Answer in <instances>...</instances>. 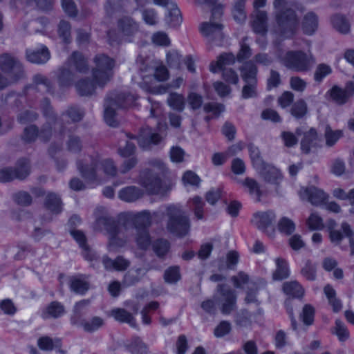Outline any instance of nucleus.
Segmentation results:
<instances>
[{
	"instance_id": "nucleus-13",
	"label": "nucleus",
	"mask_w": 354,
	"mask_h": 354,
	"mask_svg": "<svg viewBox=\"0 0 354 354\" xmlns=\"http://www.w3.org/2000/svg\"><path fill=\"white\" fill-rule=\"evenodd\" d=\"M326 95L336 104L343 105L354 95V83L347 82L344 88L335 85L326 92Z\"/></svg>"
},
{
	"instance_id": "nucleus-52",
	"label": "nucleus",
	"mask_w": 354,
	"mask_h": 354,
	"mask_svg": "<svg viewBox=\"0 0 354 354\" xmlns=\"http://www.w3.org/2000/svg\"><path fill=\"white\" fill-rule=\"evenodd\" d=\"M246 0H237L232 10L233 17L238 23H243L246 19L245 4Z\"/></svg>"
},
{
	"instance_id": "nucleus-24",
	"label": "nucleus",
	"mask_w": 354,
	"mask_h": 354,
	"mask_svg": "<svg viewBox=\"0 0 354 354\" xmlns=\"http://www.w3.org/2000/svg\"><path fill=\"white\" fill-rule=\"evenodd\" d=\"M67 66H74L75 70L81 73H85L88 71V62L83 55L78 52L74 51L67 59L66 62Z\"/></svg>"
},
{
	"instance_id": "nucleus-47",
	"label": "nucleus",
	"mask_w": 354,
	"mask_h": 354,
	"mask_svg": "<svg viewBox=\"0 0 354 354\" xmlns=\"http://www.w3.org/2000/svg\"><path fill=\"white\" fill-rule=\"evenodd\" d=\"M248 149L253 166L257 169H260L263 168L265 164L261 156V153L259 148L254 145L250 143L248 145Z\"/></svg>"
},
{
	"instance_id": "nucleus-5",
	"label": "nucleus",
	"mask_w": 354,
	"mask_h": 354,
	"mask_svg": "<svg viewBox=\"0 0 354 354\" xmlns=\"http://www.w3.org/2000/svg\"><path fill=\"white\" fill-rule=\"evenodd\" d=\"M281 62L288 69L295 72L307 73L313 69L316 61L310 53L289 50L282 57Z\"/></svg>"
},
{
	"instance_id": "nucleus-37",
	"label": "nucleus",
	"mask_w": 354,
	"mask_h": 354,
	"mask_svg": "<svg viewBox=\"0 0 354 354\" xmlns=\"http://www.w3.org/2000/svg\"><path fill=\"white\" fill-rule=\"evenodd\" d=\"M333 27L342 34H347L350 31V24L346 18L340 14H335L330 19Z\"/></svg>"
},
{
	"instance_id": "nucleus-60",
	"label": "nucleus",
	"mask_w": 354,
	"mask_h": 354,
	"mask_svg": "<svg viewBox=\"0 0 354 354\" xmlns=\"http://www.w3.org/2000/svg\"><path fill=\"white\" fill-rule=\"evenodd\" d=\"M280 138L285 147L291 148L295 147L298 143L297 135L291 131H283L280 134Z\"/></svg>"
},
{
	"instance_id": "nucleus-57",
	"label": "nucleus",
	"mask_w": 354,
	"mask_h": 354,
	"mask_svg": "<svg viewBox=\"0 0 354 354\" xmlns=\"http://www.w3.org/2000/svg\"><path fill=\"white\" fill-rule=\"evenodd\" d=\"M167 102L169 105L174 109L182 111L185 107V101L183 95L172 93L169 95Z\"/></svg>"
},
{
	"instance_id": "nucleus-18",
	"label": "nucleus",
	"mask_w": 354,
	"mask_h": 354,
	"mask_svg": "<svg viewBox=\"0 0 354 354\" xmlns=\"http://www.w3.org/2000/svg\"><path fill=\"white\" fill-rule=\"evenodd\" d=\"M275 218L276 215L274 212L271 210L258 212L254 214L251 222L258 229L265 230L272 225Z\"/></svg>"
},
{
	"instance_id": "nucleus-50",
	"label": "nucleus",
	"mask_w": 354,
	"mask_h": 354,
	"mask_svg": "<svg viewBox=\"0 0 354 354\" xmlns=\"http://www.w3.org/2000/svg\"><path fill=\"white\" fill-rule=\"evenodd\" d=\"M66 149L73 153H80L82 148L83 144L81 138L76 135H69L66 142Z\"/></svg>"
},
{
	"instance_id": "nucleus-58",
	"label": "nucleus",
	"mask_w": 354,
	"mask_h": 354,
	"mask_svg": "<svg viewBox=\"0 0 354 354\" xmlns=\"http://www.w3.org/2000/svg\"><path fill=\"white\" fill-rule=\"evenodd\" d=\"M307 104L306 102L301 99L295 102L291 108V113L296 118H303L307 113Z\"/></svg>"
},
{
	"instance_id": "nucleus-44",
	"label": "nucleus",
	"mask_w": 354,
	"mask_h": 354,
	"mask_svg": "<svg viewBox=\"0 0 354 354\" xmlns=\"http://www.w3.org/2000/svg\"><path fill=\"white\" fill-rule=\"evenodd\" d=\"M277 268L273 274V279L282 280L289 276V269L287 262L281 258L276 259Z\"/></svg>"
},
{
	"instance_id": "nucleus-34",
	"label": "nucleus",
	"mask_w": 354,
	"mask_h": 354,
	"mask_svg": "<svg viewBox=\"0 0 354 354\" xmlns=\"http://www.w3.org/2000/svg\"><path fill=\"white\" fill-rule=\"evenodd\" d=\"M95 85H97L89 79L85 78L79 80L75 84V88L79 95L82 96H89L94 93Z\"/></svg>"
},
{
	"instance_id": "nucleus-46",
	"label": "nucleus",
	"mask_w": 354,
	"mask_h": 354,
	"mask_svg": "<svg viewBox=\"0 0 354 354\" xmlns=\"http://www.w3.org/2000/svg\"><path fill=\"white\" fill-rule=\"evenodd\" d=\"M61 341L59 338L52 339L48 336L39 337L37 340L38 347L43 351H52L54 348L60 346Z\"/></svg>"
},
{
	"instance_id": "nucleus-53",
	"label": "nucleus",
	"mask_w": 354,
	"mask_h": 354,
	"mask_svg": "<svg viewBox=\"0 0 354 354\" xmlns=\"http://www.w3.org/2000/svg\"><path fill=\"white\" fill-rule=\"evenodd\" d=\"M167 21L172 26H178L182 21L180 10L176 5L171 3V7L169 8V14L166 17Z\"/></svg>"
},
{
	"instance_id": "nucleus-12",
	"label": "nucleus",
	"mask_w": 354,
	"mask_h": 354,
	"mask_svg": "<svg viewBox=\"0 0 354 354\" xmlns=\"http://www.w3.org/2000/svg\"><path fill=\"white\" fill-rule=\"evenodd\" d=\"M41 109L44 115L47 119V122L41 127L38 136L43 141L47 142L50 140L52 136V127L50 122H55L57 120V116L50 106V100L47 98H44L41 101Z\"/></svg>"
},
{
	"instance_id": "nucleus-43",
	"label": "nucleus",
	"mask_w": 354,
	"mask_h": 354,
	"mask_svg": "<svg viewBox=\"0 0 354 354\" xmlns=\"http://www.w3.org/2000/svg\"><path fill=\"white\" fill-rule=\"evenodd\" d=\"M136 237V242L138 247L142 250H147L151 245V238L148 230L132 232Z\"/></svg>"
},
{
	"instance_id": "nucleus-8",
	"label": "nucleus",
	"mask_w": 354,
	"mask_h": 354,
	"mask_svg": "<svg viewBox=\"0 0 354 354\" xmlns=\"http://www.w3.org/2000/svg\"><path fill=\"white\" fill-rule=\"evenodd\" d=\"M30 173V163L27 158L19 159L13 167H5L0 169V182L7 183L15 179L24 180Z\"/></svg>"
},
{
	"instance_id": "nucleus-16",
	"label": "nucleus",
	"mask_w": 354,
	"mask_h": 354,
	"mask_svg": "<svg viewBox=\"0 0 354 354\" xmlns=\"http://www.w3.org/2000/svg\"><path fill=\"white\" fill-rule=\"evenodd\" d=\"M26 57L31 63L44 64L50 59V53L46 46L41 44L36 48L26 49Z\"/></svg>"
},
{
	"instance_id": "nucleus-11",
	"label": "nucleus",
	"mask_w": 354,
	"mask_h": 354,
	"mask_svg": "<svg viewBox=\"0 0 354 354\" xmlns=\"http://www.w3.org/2000/svg\"><path fill=\"white\" fill-rule=\"evenodd\" d=\"M0 68L12 81H17L24 75L21 63L17 57L8 53L0 56Z\"/></svg>"
},
{
	"instance_id": "nucleus-3",
	"label": "nucleus",
	"mask_w": 354,
	"mask_h": 354,
	"mask_svg": "<svg viewBox=\"0 0 354 354\" xmlns=\"http://www.w3.org/2000/svg\"><path fill=\"white\" fill-rule=\"evenodd\" d=\"M136 97L129 93H111L105 100L104 120L107 124L116 127L118 122L115 119V111L118 109H127L135 102Z\"/></svg>"
},
{
	"instance_id": "nucleus-4",
	"label": "nucleus",
	"mask_w": 354,
	"mask_h": 354,
	"mask_svg": "<svg viewBox=\"0 0 354 354\" xmlns=\"http://www.w3.org/2000/svg\"><path fill=\"white\" fill-rule=\"evenodd\" d=\"M93 228L96 231H105L109 235L108 248L109 250L121 248L127 242V239L118 236L120 232V225L111 216H103L97 218Z\"/></svg>"
},
{
	"instance_id": "nucleus-15",
	"label": "nucleus",
	"mask_w": 354,
	"mask_h": 354,
	"mask_svg": "<svg viewBox=\"0 0 354 354\" xmlns=\"http://www.w3.org/2000/svg\"><path fill=\"white\" fill-rule=\"evenodd\" d=\"M299 194L302 199H306L313 205H322L328 198L323 190L314 186L301 189Z\"/></svg>"
},
{
	"instance_id": "nucleus-32",
	"label": "nucleus",
	"mask_w": 354,
	"mask_h": 354,
	"mask_svg": "<svg viewBox=\"0 0 354 354\" xmlns=\"http://www.w3.org/2000/svg\"><path fill=\"white\" fill-rule=\"evenodd\" d=\"M253 30L258 34L265 35L267 29V15L265 12L257 10L255 12V17L252 21Z\"/></svg>"
},
{
	"instance_id": "nucleus-56",
	"label": "nucleus",
	"mask_w": 354,
	"mask_h": 354,
	"mask_svg": "<svg viewBox=\"0 0 354 354\" xmlns=\"http://www.w3.org/2000/svg\"><path fill=\"white\" fill-rule=\"evenodd\" d=\"M189 203H192L190 208L193 210L195 216L197 219L201 220L203 218V207L204 202L202 198L199 196H194L191 199Z\"/></svg>"
},
{
	"instance_id": "nucleus-42",
	"label": "nucleus",
	"mask_w": 354,
	"mask_h": 354,
	"mask_svg": "<svg viewBox=\"0 0 354 354\" xmlns=\"http://www.w3.org/2000/svg\"><path fill=\"white\" fill-rule=\"evenodd\" d=\"M242 185L252 197L257 201H260L261 191L259 183L254 179L248 177L242 182Z\"/></svg>"
},
{
	"instance_id": "nucleus-36",
	"label": "nucleus",
	"mask_w": 354,
	"mask_h": 354,
	"mask_svg": "<svg viewBox=\"0 0 354 354\" xmlns=\"http://www.w3.org/2000/svg\"><path fill=\"white\" fill-rule=\"evenodd\" d=\"M318 26V18L314 12L307 13L303 20L302 28L305 34L312 35L317 30Z\"/></svg>"
},
{
	"instance_id": "nucleus-30",
	"label": "nucleus",
	"mask_w": 354,
	"mask_h": 354,
	"mask_svg": "<svg viewBox=\"0 0 354 354\" xmlns=\"http://www.w3.org/2000/svg\"><path fill=\"white\" fill-rule=\"evenodd\" d=\"M90 304V301L88 299H82L78 302H77L73 310V315L71 317V322L73 325L77 326L81 322V321H84V319H82V316L84 315L86 308Z\"/></svg>"
},
{
	"instance_id": "nucleus-62",
	"label": "nucleus",
	"mask_w": 354,
	"mask_h": 354,
	"mask_svg": "<svg viewBox=\"0 0 354 354\" xmlns=\"http://www.w3.org/2000/svg\"><path fill=\"white\" fill-rule=\"evenodd\" d=\"M278 227L281 232L288 235L295 230V224L291 219L283 217L279 221Z\"/></svg>"
},
{
	"instance_id": "nucleus-17",
	"label": "nucleus",
	"mask_w": 354,
	"mask_h": 354,
	"mask_svg": "<svg viewBox=\"0 0 354 354\" xmlns=\"http://www.w3.org/2000/svg\"><path fill=\"white\" fill-rule=\"evenodd\" d=\"M139 146L143 149H148L151 147V145L158 144L162 138L155 132H153L151 128L142 129L140 135L137 138Z\"/></svg>"
},
{
	"instance_id": "nucleus-51",
	"label": "nucleus",
	"mask_w": 354,
	"mask_h": 354,
	"mask_svg": "<svg viewBox=\"0 0 354 354\" xmlns=\"http://www.w3.org/2000/svg\"><path fill=\"white\" fill-rule=\"evenodd\" d=\"M343 136V132L341 130L333 131L329 126L325 128L324 137L327 147H333L337 140Z\"/></svg>"
},
{
	"instance_id": "nucleus-27",
	"label": "nucleus",
	"mask_w": 354,
	"mask_h": 354,
	"mask_svg": "<svg viewBox=\"0 0 354 354\" xmlns=\"http://www.w3.org/2000/svg\"><path fill=\"white\" fill-rule=\"evenodd\" d=\"M261 169H263L262 176L266 182L276 185L281 182L282 174L275 167L264 165Z\"/></svg>"
},
{
	"instance_id": "nucleus-14",
	"label": "nucleus",
	"mask_w": 354,
	"mask_h": 354,
	"mask_svg": "<svg viewBox=\"0 0 354 354\" xmlns=\"http://www.w3.org/2000/svg\"><path fill=\"white\" fill-rule=\"evenodd\" d=\"M222 24L217 22H204L201 24L200 30L207 37L209 42L214 43L217 46L221 45L223 38Z\"/></svg>"
},
{
	"instance_id": "nucleus-28",
	"label": "nucleus",
	"mask_w": 354,
	"mask_h": 354,
	"mask_svg": "<svg viewBox=\"0 0 354 354\" xmlns=\"http://www.w3.org/2000/svg\"><path fill=\"white\" fill-rule=\"evenodd\" d=\"M235 56L232 53H223L218 57L216 62H212L210 66V71L216 73L218 70L227 69V66L234 64Z\"/></svg>"
},
{
	"instance_id": "nucleus-29",
	"label": "nucleus",
	"mask_w": 354,
	"mask_h": 354,
	"mask_svg": "<svg viewBox=\"0 0 354 354\" xmlns=\"http://www.w3.org/2000/svg\"><path fill=\"white\" fill-rule=\"evenodd\" d=\"M110 314L118 322L127 323L133 328L137 327L136 322L133 315L124 308H114L111 311Z\"/></svg>"
},
{
	"instance_id": "nucleus-35",
	"label": "nucleus",
	"mask_w": 354,
	"mask_h": 354,
	"mask_svg": "<svg viewBox=\"0 0 354 354\" xmlns=\"http://www.w3.org/2000/svg\"><path fill=\"white\" fill-rule=\"evenodd\" d=\"M64 307L61 303L52 301L44 310L42 317L44 319L58 318L64 315Z\"/></svg>"
},
{
	"instance_id": "nucleus-38",
	"label": "nucleus",
	"mask_w": 354,
	"mask_h": 354,
	"mask_svg": "<svg viewBox=\"0 0 354 354\" xmlns=\"http://www.w3.org/2000/svg\"><path fill=\"white\" fill-rule=\"evenodd\" d=\"M283 290L285 294L296 298L301 297L304 293V288L297 281L285 282Z\"/></svg>"
},
{
	"instance_id": "nucleus-55",
	"label": "nucleus",
	"mask_w": 354,
	"mask_h": 354,
	"mask_svg": "<svg viewBox=\"0 0 354 354\" xmlns=\"http://www.w3.org/2000/svg\"><path fill=\"white\" fill-rule=\"evenodd\" d=\"M333 333L335 334L339 340L341 342H344L349 337V332L343 322L339 319H337L335 321V326L333 329Z\"/></svg>"
},
{
	"instance_id": "nucleus-59",
	"label": "nucleus",
	"mask_w": 354,
	"mask_h": 354,
	"mask_svg": "<svg viewBox=\"0 0 354 354\" xmlns=\"http://www.w3.org/2000/svg\"><path fill=\"white\" fill-rule=\"evenodd\" d=\"M306 225L310 230H320L324 227L322 218L315 212L311 213L306 221Z\"/></svg>"
},
{
	"instance_id": "nucleus-48",
	"label": "nucleus",
	"mask_w": 354,
	"mask_h": 354,
	"mask_svg": "<svg viewBox=\"0 0 354 354\" xmlns=\"http://www.w3.org/2000/svg\"><path fill=\"white\" fill-rule=\"evenodd\" d=\"M25 100L26 96L24 93H18L10 92L7 94L4 98V101L7 104L16 108L21 107Z\"/></svg>"
},
{
	"instance_id": "nucleus-6",
	"label": "nucleus",
	"mask_w": 354,
	"mask_h": 354,
	"mask_svg": "<svg viewBox=\"0 0 354 354\" xmlns=\"http://www.w3.org/2000/svg\"><path fill=\"white\" fill-rule=\"evenodd\" d=\"M286 0H274V6L275 8L279 10V12L277 15L279 34L284 38H290L295 32L298 24V19L293 10H281L286 3Z\"/></svg>"
},
{
	"instance_id": "nucleus-1",
	"label": "nucleus",
	"mask_w": 354,
	"mask_h": 354,
	"mask_svg": "<svg viewBox=\"0 0 354 354\" xmlns=\"http://www.w3.org/2000/svg\"><path fill=\"white\" fill-rule=\"evenodd\" d=\"M79 171L84 178L88 181H94L97 178V172L102 167L104 172L110 176H115L117 167L112 160L106 159L100 161L99 156H89L84 160H79L77 162Z\"/></svg>"
},
{
	"instance_id": "nucleus-54",
	"label": "nucleus",
	"mask_w": 354,
	"mask_h": 354,
	"mask_svg": "<svg viewBox=\"0 0 354 354\" xmlns=\"http://www.w3.org/2000/svg\"><path fill=\"white\" fill-rule=\"evenodd\" d=\"M38 117L39 115L36 111L26 109L17 114V120L20 124H25L37 120Z\"/></svg>"
},
{
	"instance_id": "nucleus-49",
	"label": "nucleus",
	"mask_w": 354,
	"mask_h": 354,
	"mask_svg": "<svg viewBox=\"0 0 354 354\" xmlns=\"http://www.w3.org/2000/svg\"><path fill=\"white\" fill-rule=\"evenodd\" d=\"M336 222L334 220H330L327 223V228L329 233V238L333 243L339 245L344 238V232L335 228Z\"/></svg>"
},
{
	"instance_id": "nucleus-33",
	"label": "nucleus",
	"mask_w": 354,
	"mask_h": 354,
	"mask_svg": "<svg viewBox=\"0 0 354 354\" xmlns=\"http://www.w3.org/2000/svg\"><path fill=\"white\" fill-rule=\"evenodd\" d=\"M46 208L54 214H59L62 210V203L60 197L55 193H48L45 198Z\"/></svg>"
},
{
	"instance_id": "nucleus-40",
	"label": "nucleus",
	"mask_w": 354,
	"mask_h": 354,
	"mask_svg": "<svg viewBox=\"0 0 354 354\" xmlns=\"http://www.w3.org/2000/svg\"><path fill=\"white\" fill-rule=\"evenodd\" d=\"M104 325L103 319L100 317H93L91 320L81 321L77 326H81L88 333H93Z\"/></svg>"
},
{
	"instance_id": "nucleus-20",
	"label": "nucleus",
	"mask_w": 354,
	"mask_h": 354,
	"mask_svg": "<svg viewBox=\"0 0 354 354\" xmlns=\"http://www.w3.org/2000/svg\"><path fill=\"white\" fill-rule=\"evenodd\" d=\"M142 185L151 194H160L163 193L162 180L157 175L148 174L142 177Z\"/></svg>"
},
{
	"instance_id": "nucleus-22",
	"label": "nucleus",
	"mask_w": 354,
	"mask_h": 354,
	"mask_svg": "<svg viewBox=\"0 0 354 354\" xmlns=\"http://www.w3.org/2000/svg\"><path fill=\"white\" fill-rule=\"evenodd\" d=\"M129 221L132 223V232L140 231L141 230H148L151 222L150 214L147 211L142 212L129 217L128 221Z\"/></svg>"
},
{
	"instance_id": "nucleus-39",
	"label": "nucleus",
	"mask_w": 354,
	"mask_h": 354,
	"mask_svg": "<svg viewBox=\"0 0 354 354\" xmlns=\"http://www.w3.org/2000/svg\"><path fill=\"white\" fill-rule=\"evenodd\" d=\"M125 346L131 354H147V346L138 337H133Z\"/></svg>"
},
{
	"instance_id": "nucleus-10",
	"label": "nucleus",
	"mask_w": 354,
	"mask_h": 354,
	"mask_svg": "<svg viewBox=\"0 0 354 354\" xmlns=\"http://www.w3.org/2000/svg\"><path fill=\"white\" fill-rule=\"evenodd\" d=\"M214 298L221 304V313L229 315L236 308V295L234 290L226 284H218Z\"/></svg>"
},
{
	"instance_id": "nucleus-63",
	"label": "nucleus",
	"mask_w": 354,
	"mask_h": 354,
	"mask_svg": "<svg viewBox=\"0 0 354 354\" xmlns=\"http://www.w3.org/2000/svg\"><path fill=\"white\" fill-rule=\"evenodd\" d=\"M164 279L167 283H176L180 279L179 267L171 266L167 269L164 274Z\"/></svg>"
},
{
	"instance_id": "nucleus-41",
	"label": "nucleus",
	"mask_w": 354,
	"mask_h": 354,
	"mask_svg": "<svg viewBox=\"0 0 354 354\" xmlns=\"http://www.w3.org/2000/svg\"><path fill=\"white\" fill-rule=\"evenodd\" d=\"M35 89L44 93H53V88L50 80L45 76L37 74L33 77Z\"/></svg>"
},
{
	"instance_id": "nucleus-21",
	"label": "nucleus",
	"mask_w": 354,
	"mask_h": 354,
	"mask_svg": "<svg viewBox=\"0 0 354 354\" xmlns=\"http://www.w3.org/2000/svg\"><path fill=\"white\" fill-rule=\"evenodd\" d=\"M118 28L127 37L134 36L139 30L138 23L129 16H124L118 20Z\"/></svg>"
},
{
	"instance_id": "nucleus-7",
	"label": "nucleus",
	"mask_w": 354,
	"mask_h": 354,
	"mask_svg": "<svg viewBox=\"0 0 354 354\" xmlns=\"http://www.w3.org/2000/svg\"><path fill=\"white\" fill-rule=\"evenodd\" d=\"M95 67L93 69V80L100 87H104L113 76L115 60L104 54L97 55L94 58Z\"/></svg>"
},
{
	"instance_id": "nucleus-31",
	"label": "nucleus",
	"mask_w": 354,
	"mask_h": 354,
	"mask_svg": "<svg viewBox=\"0 0 354 354\" xmlns=\"http://www.w3.org/2000/svg\"><path fill=\"white\" fill-rule=\"evenodd\" d=\"M66 64L60 67L56 72V77L61 87H67L72 84L74 74Z\"/></svg>"
},
{
	"instance_id": "nucleus-64",
	"label": "nucleus",
	"mask_w": 354,
	"mask_h": 354,
	"mask_svg": "<svg viewBox=\"0 0 354 354\" xmlns=\"http://www.w3.org/2000/svg\"><path fill=\"white\" fill-rule=\"evenodd\" d=\"M332 69L330 66L326 64H319L314 73V80L315 82H321L324 77L330 74Z\"/></svg>"
},
{
	"instance_id": "nucleus-2",
	"label": "nucleus",
	"mask_w": 354,
	"mask_h": 354,
	"mask_svg": "<svg viewBox=\"0 0 354 354\" xmlns=\"http://www.w3.org/2000/svg\"><path fill=\"white\" fill-rule=\"evenodd\" d=\"M168 232L175 236H186L190 230V220L186 212L179 205H171L166 209Z\"/></svg>"
},
{
	"instance_id": "nucleus-45",
	"label": "nucleus",
	"mask_w": 354,
	"mask_h": 354,
	"mask_svg": "<svg viewBox=\"0 0 354 354\" xmlns=\"http://www.w3.org/2000/svg\"><path fill=\"white\" fill-rule=\"evenodd\" d=\"M169 248V242L164 239H158L152 243L153 251L159 258H163L168 253Z\"/></svg>"
},
{
	"instance_id": "nucleus-26",
	"label": "nucleus",
	"mask_w": 354,
	"mask_h": 354,
	"mask_svg": "<svg viewBox=\"0 0 354 354\" xmlns=\"http://www.w3.org/2000/svg\"><path fill=\"white\" fill-rule=\"evenodd\" d=\"M142 195V190L136 186L126 187L120 189L118 193L119 198L127 203L134 202L140 198Z\"/></svg>"
},
{
	"instance_id": "nucleus-23",
	"label": "nucleus",
	"mask_w": 354,
	"mask_h": 354,
	"mask_svg": "<svg viewBox=\"0 0 354 354\" xmlns=\"http://www.w3.org/2000/svg\"><path fill=\"white\" fill-rule=\"evenodd\" d=\"M102 262L106 270L124 271L130 266V261L122 256H118L114 260L104 256Z\"/></svg>"
},
{
	"instance_id": "nucleus-19",
	"label": "nucleus",
	"mask_w": 354,
	"mask_h": 354,
	"mask_svg": "<svg viewBox=\"0 0 354 354\" xmlns=\"http://www.w3.org/2000/svg\"><path fill=\"white\" fill-rule=\"evenodd\" d=\"M320 142L315 129L310 128L304 133V137L301 141V149L304 153H309L313 149L319 146Z\"/></svg>"
},
{
	"instance_id": "nucleus-61",
	"label": "nucleus",
	"mask_w": 354,
	"mask_h": 354,
	"mask_svg": "<svg viewBox=\"0 0 354 354\" xmlns=\"http://www.w3.org/2000/svg\"><path fill=\"white\" fill-rule=\"evenodd\" d=\"M39 136V129L36 125L31 124L24 129L22 140L26 142H32Z\"/></svg>"
},
{
	"instance_id": "nucleus-9",
	"label": "nucleus",
	"mask_w": 354,
	"mask_h": 354,
	"mask_svg": "<svg viewBox=\"0 0 354 354\" xmlns=\"http://www.w3.org/2000/svg\"><path fill=\"white\" fill-rule=\"evenodd\" d=\"M240 71L241 77L246 84L242 89V97L245 99L255 97L257 67L252 62H246Z\"/></svg>"
},
{
	"instance_id": "nucleus-25",
	"label": "nucleus",
	"mask_w": 354,
	"mask_h": 354,
	"mask_svg": "<svg viewBox=\"0 0 354 354\" xmlns=\"http://www.w3.org/2000/svg\"><path fill=\"white\" fill-rule=\"evenodd\" d=\"M70 288L76 294L84 295L90 288L87 277L82 274L72 277L70 279Z\"/></svg>"
}]
</instances>
